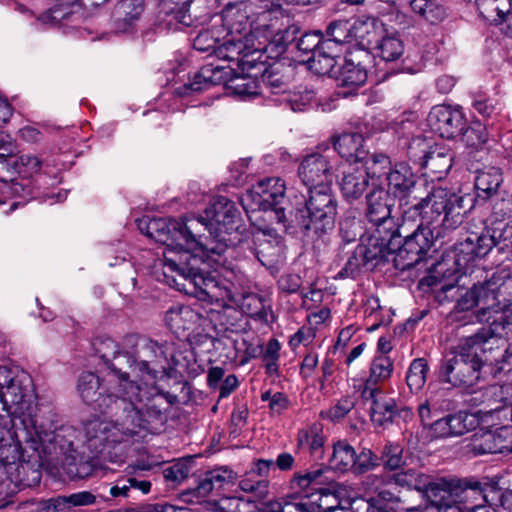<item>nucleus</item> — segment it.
<instances>
[{"label": "nucleus", "instance_id": "52", "mask_svg": "<svg viewBox=\"0 0 512 512\" xmlns=\"http://www.w3.org/2000/svg\"><path fill=\"white\" fill-rule=\"evenodd\" d=\"M281 65H272L262 74V82L271 92H284L288 88V77L281 73Z\"/></svg>", "mask_w": 512, "mask_h": 512}, {"label": "nucleus", "instance_id": "19", "mask_svg": "<svg viewBox=\"0 0 512 512\" xmlns=\"http://www.w3.org/2000/svg\"><path fill=\"white\" fill-rule=\"evenodd\" d=\"M512 497V490L502 491L496 481L486 480L484 482L467 480L462 490V498L475 500L493 509L498 506L510 510L511 504L508 498Z\"/></svg>", "mask_w": 512, "mask_h": 512}, {"label": "nucleus", "instance_id": "16", "mask_svg": "<svg viewBox=\"0 0 512 512\" xmlns=\"http://www.w3.org/2000/svg\"><path fill=\"white\" fill-rule=\"evenodd\" d=\"M167 344H159L152 340H143L136 345L133 354L135 368L146 376L147 380L155 381L166 374L169 367Z\"/></svg>", "mask_w": 512, "mask_h": 512}, {"label": "nucleus", "instance_id": "59", "mask_svg": "<svg viewBox=\"0 0 512 512\" xmlns=\"http://www.w3.org/2000/svg\"><path fill=\"white\" fill-rule=\"evenodd\" d=\"M438 414V401L430 395L418 406V416L424 428H429L430 421Z\"/></svg>", "mask_w": 512, "mask_h": 512}, {"label": "nucleus", "instance_id": "32", "mask_svg": "<svg viewBox=\"0 0 512 512\" xmlns=\"http://www.w3.org/2000/svg\"><path fill=\"white\" fill-rule=\"evenodd\" d=\"M335 48L331 41H323L322 46L316 50L315 54L308 56L305 60L309 68L319 75H327L333 71L336 64Z\"/></svg>", "mask_w": 512, "mask_h": 512}, {"label": "nucleus", "instance_id": "24", "mask_svg": "<svg viewBox=\"0 0 512 512\" xmlns=\"http://www.w3.org/2000/svg\"><path fill=\"white\" fill-rule=\"evenodd\" d=\"M503 284V277L494 273L485 282L474 284L471 287L473 292H475V299L479 307L476 315L479 321H489L491 317H486V314L491 310L500 308V289Z\"/></svg>", "mask_w": 512, "mask_h": 512}, {"label": "nucleus", "instance_id": "8", "mask_svg": "<svg viewBox=\"0 0 512 512\" xmlns=\"http://www.w3.org/2000/svg\"><path fill=\"white\" fill-rule=\"evenodd\" d=\"M205 216L199 218L207 224L209 237L201 240L198 247L221 255L229 247L237 244H248L240 235L245 230L241 213L236 204L224 196H220L205 209Z\"/></svg>", "mask_w": 512, "mask_h": 512}, {"label": "nucleus", "instance_id": "60", "mask_svg": "<svg viewBox=\"0 0 512 512\" xmlns=\"http://www.w3.org/2000/svg\"><path fill=\"white\" fill-rule=\"evenodd\" d=\"M246 49L247 45L243 43L241 38L237 40H227L220 48L219 55H221L223 58H227L230 60H239V58L236 56H240L241 54H243L241 59H244L249 54L248 51H245Z\"/></svg>", "mask_w": 512, "mask_h": 512}, {"label": "nucleus", "instance_id": "6", "mask_svg": "<svg viewBox=\"0 0 512 512\" xmlns=\"http://www.w3.org/2000/svg\"><path fill=\"white\" fill-rule=\"evenodd\" d=\"M393 371V362L385 355L375 357L370 366V374L361 390V397L365 403H370V418L379 428L388 429L392 425L400 426L401 422H408L413 417L409 407L400 406L380 386L388 380Z\"/></svg>", "mask_w": 512, "mask_h": 512}, {"label": "nucleus", "instance_id": "46", "mask_svg": "<svg viewBox=\"0 0 512 512\" xmlns=\"http://www.w3.org/2000/svg\"><path fill=\"white\" fill-rule=\"evenodd\" d=\"M470 450L475 455L494 454L501 452V447L495 443V436L493 431H483L473 435Z\"/></svg>", "mask_w": 512, "mask_h": 512}, {"label": "nucleus", "instance_id": "56", "mask_svg": "<svg viewBox=\"0 0 512 512\" xmlns=\"http://www.w3.org/2000/svg\"><path fill=\"white\" fill-rule=\"evenodd\" d=\"M268 485V479H259L256 476H252L250 475V471H248L239 482V487L242 491L253 493L258 498L266 497Z\"/></svg>", "mask_w": 512, "mask_h": 512}, {"label": "nucleus", "instance_id": "61", "mask_svg": "<svg viewBox=\"0 0 512 512\" xmlns=\"http://www.w3.org/2000/svg\"><path fill=\"white\" fill-rule=\"evenodd\" d=\"M323 41L317 32L305 33L297 41L296 47L302 54L311 56L322 46Z\"/></svg>", "mask_w": 512, "mask_h": 512}, {"label": "nucleus", "instance_id": "20", "mask_svg": "<svg viewBox=\"0 0 512 512\" xmlns=\"http://www.w3.org/2000/svg\"><path fill=\"white\" fill-rule=\"evenodd\" d=\"M298 175L308 190L331 186L334 176L333 166L327 156L313 153L302 160Z\"/></svg>", "mask_w": 512, "mask_h": 512}, {"label": "nucleus", "instance_id": "54", "mask_svg": "<svg viewBox=\"0 0 512 512\" xmlns=\"http://www.w3.org/2000/svg\"><path fill=\"white\" fill-rule=\"evenodd\" d=\"M243 307L251 317L265 322H268V316L272 313L270 306L265 304L264 298L256 294L245 297Z\"/></svg>", "mask_w": 512, "mask_h": 512}, {"label": "nucleus", "instance_id": "51", "mask_svg": "<svg viewBox=\"0 0 512 512\" xmlns=\"http://www.w3.org/2000/svg\"><path fill=\"white\" fill-rule=\"evenodd\" d=\"M459 136L466 146L473 148L481 147L488 139L486 127L481 123H474L468 127L465 125Z\"/></svg>", "mask_w": 512, "mask_h": 512}, {"label": "nucleus", "instance_id": "62", "mask_svg": "<svg viewBox=\"0 0 512 512\" xmlns=\"http://www.w3.org/2000/svg\"><path fill=\"white\" fill-rule=\"evenodd\" d=\"M472 238L475 240V249L478 258L485 257L493 248H496L495 237L490 227H486L480 235H474Z\"/></svg>", "mask_w": 512, "mask_h": 512}, {"label": "nucleus", "instance_id": "1", "mask_svg": "<svg viewBox=\"0 0 512 512\" xmlns=\"http://www.w3.org/2000/svg\"><path fill=\"white\" fill-rule=\"evenodd\" d=\"M161 398H147L139 403H121L111 409L100 410L111 419H92L84 425L85 443L95 456L112 463H122L129 444L143 432L157 433L167 421L162 411Z\"/></svg>", "mask_w": 512, "mask_h": 512}, {"label": "nucleus", "instance_id": "28", "mask_svg": "<svg viewBox=\"0 0 512 512\" xmlns=\"http://www.w3.org/2000/svg\"><path fill=\"white\" fill-rule=\"evenodd\" d=\"M234 478V472L225 467L207 471L203 477L200 478L196 487V493L200 497H206L212 491L220 489L225 484L233 482Z\"/></svg>", "mask_w": 512, "mask_h": 512}, {"label": "nucleus", "instance_id": "55", "mask_svg": "<svg viewBox=\"0 0 512 512\" xmlns=\"http://www.w3.org/2000/svg\"><path fill=\"white\" fill-rule=\"evenodd\" d=\"M111 372L107 376L115 375L116 378H126L129 380V374L125 371V368H132L133 370H137L135 368V364L133 363V355H130L128 352H119L117 350V354L111 361L108 363Z\"/></svg>", "mask_w": 512, "mask_h": 512}, {"label": "nucleus", "instance_id": "29", "mask_svg": "<svg viewBox=\"0 0 512 512\" xmlns=\"http://www.w3.org/2000/svg\"><path fill=\"white\" fill-rule=\"evenodd\" d=\"M226 74L222 67L206 64L200 68L186 87L192 91L200 92L213 85L226 82Z\"/></svg>", "mask_w": 512, "mask_h": 512}, {"label": "nucleus", "instance_id": "23", "mask_svg": "<svg viewBox=\"0 0 512 512\" xmlns=\"http://www.w3.org/2000/svg\"><path fill=\"white\" fill-rule=\"evenodd\" d=\"M373 29V21H355L351 24L348 20H336L331 22L326 30L329 37L325 41H331L332 47L336 48L338 44L349 43L352 40L365 41L370 44L369 35Z\"/></svg>", "mask_w": 512, "mask_h": 512}, {"label": "nucleus", "instance_id": "21", "mask_svg": "<svg viewBox=\"0 0 512 512\" xmlns=\"http://www.w3.org/2000/svg\"><path fill=\"white\" fill-rule=\"evenodd\" d=\"M427 122L435 133L447 139L459 136L466 125L462 112L446 105L433 107L427 117Z\"/></svg>", "mask_w": 512, "mask_h": 512}, {"label": "nucleus", "instance_id": "53", "mask_svg": "<svg viewBox=\"0 0 512 512\" xmlns=\"http://www.w3.org/2000/svg\"><path fill=\"white\" fill-rule=\"evenodd\" d=\"M426 474L420 473L414 469L397 472L393 475L394 482L402 487L415 489L419 492L425 488Z\"/></svg>", "mask_w": 512, "mask_h": 512}, {"label": "nucleus", "instance_id": "42", "mask_svg": "<svg viewBox=\"0 0 512 512\" xmlns=\"http://www.w3.org/2000/svg\"><path fill=\"white\" fill-rule=\"evenodd\" d=\"M428 372L427 361L423 358L414 359L407 372L406 382L412 392L420 391L426 383Z\"/></svg>", "mask_w": 512, "mask_h": 512}, {"label": "nucleus", "instance_id": "47", "mask_svg": "<svg viewBox=\"0 0 512 512\" xmlns=\"http://www.w3.org/2000/svg\"><path fill=\"white\" fill-rule=\"evenodd\" d=\"M191 468L190 459H179L163 470V476L166 482L175 487L188 478Z\"/></svg>", "mask_w": 512, "mask_h": 512}, {"label": "nucleus", "instance_id": "35", "mask_svg": "<svg viewBox=\"0 0 512 512\" xmlns=\"http://www.w3.org/2000/svg\"><path fill=\"white\" fill-rule=\"evenodd\" d=\"M356 461L355 449L345 441H338L333 445L329 463L332 469L345 472L353 470Z\"/></svg>", "mask_w": 512, "mask_h": 512}, {"label": "nucleus", "instance_id": "39", "mask_svg": "<svg viewBox=\"0 0 512 512\" xmlns=\"http://www.w3.org/2000/svg\"><path fill=\"white\" fill-rule=\"evenodd\" d=\"M410 6L413 12L431 24L442 21L446 16V10L438 0H411Z\"/></svg>", "mask_w": 512, "mask_h": 512}, {"label": "nucleus", "instance_id": "12", "mask_svg": "<svg viewBox=\"0 0 512 512\" xmlns=\"http://www.w3.org/2000/svg\"><path fill=\"white\" fill-rule=\"evenodd\" d=\"M299 31V27L290 23L288 18L272 17L270 12H264L251 26L246 41L251 43L254 52L263 51L279 56L295 41Z\"/></svg>", "mask_w": 512, "mask_h": 512}, {"label": "nucleus", "instance_id": "18", "mask_svg": "<svg viewBox=\"0 0 512 512\" xmlns=\"http://www.w3.org/2000/svg\"><path fill=\"white\" fill-rule=\"evenodd\" d=\"M463 488L460 482L455 479L432 478L426 476L425 488L421 490L423 496L439 510L445 512H457L461 509L457 498L461 497Z\"/></svg>", "mask_w": 512, "mask_h": 512}, {"label": "nucleus", "instance_id": "9", "mask_svg": "<svg viewBox=\"0 0 512 512\" xmlns=\"http://www.w3.org/2000/svg\"><path fill=\"white\" fill-rule=\"evenodd\" d=\"M138 228L149 238L165 245L162 253L165 267V255L168 251L191 252L192 249L198 247L201 238L205 236L207 224L195 216L179 220L144 218L139 221Z\"/></svg>", "mask_w": 512, "mask_h": 512}, {"label": "nucleus", "instance_id": "37", "mask_svg": "<svg viewBox=\"0 0 512 512\" xmlns=\"http://www.w3.org/2000/svg\"><path fill=\"white\" fill-rule=\"evenodd\" d=\"M479 15L486 21L497 24L510 11L511 0H474Z\"/></svg>", "mask_w": 512, "mask_h": 512}, {"label": "nucleus", "instance_id": "50", "mask_svg": "<svg viewBox=\"0 0 512 512\" xmlns=\"http://www.w3.org/2000/svg\"><path fill=\"white\" fill-rule=\"evenodd\" d=\"M474 399L484 404L487 403L485 410H483L485 413L499 411L504 406L503 390L499 386H491L485 389L482 393L477 394Z\"/></svg>", "mask_w": 512, "mask_h": 512}, {"label": "nucleus", "instance_id": "63", "mask_svg": "<svg viewBox=\"0 0 512 512\" xmlns=\"http://www.w3.org/2000/svg\"><path fill=\"white\" fill-rule=\"evenodd\" d=\"M72 13L69 5H55L51 9L42 13L39 20L44 24L57 25L61 20L66 19Z\"/></svg>", "mask_w": 512, "mask_h": 512}, {"label": "nucleus", "instance_id": "44", "mask_svg": "<svg viewBox=\"0 0 512 512\" xmlns=\"http://www.w3.org/2000/svg\"><path fill=\"white\" fill-rule=\"evenodd\" d=\"M476 258H478V255L475 249V240L472 236H469L464 241L455 244L454 261L459 269H465Z\"/></svg>", "mask_w": 512, "mask_h": 512}, {"label": "nucleus", "instance_id": "5", "mask_svg": "<svg viewBox=\"0 0 512 512\" xmlns=\"http://www.w3.org/2000/svg\"><path fill=\"white\" fill-rule=\"evenodd\" d=\"M165 269L164 275L169 285L173 284L179 291L194 294L202 300L219 301L227 293L209 272L208 263L192 252L168 251Z\"/></svg>", "mask_w": 512, "mask_h": 512}, {"label": "nucleus", "instance_id": "40", "mask_svg": "<svg viewBox=\"0 0 512 512\" xmlns=\"http://www.w3.org/2000/svg\"><path fill=\"white\" fill-rule=\"evenodd\" d=\"M452 159V154L447 150L443 148H435L429 151V154L426 155L425 160L422 162V166L441 178L451 169Z\"/></svg>", "mask_w": 512, "mask_h": 512}, {"label": "nucleus", "instance_id": "4", "mask_svg": "<svg viewBox=\"0 0 512 512\" xmlns=\"http://www.w3.org/2000/svg\"><path fill=\"white\" fill-rule=\"evenodd\" d=\"M387 190L398 199L403 209V216L413 212L430 223L442 217V227L447 230L457 229L469 211L467 196L452 193L446 188L430 185L425 181H417L411 168L403 163L397 164L388 171Z\"/></svg>", "mask_w": 512, "mask_h": 512}, {"label": "nucleus", "instance_id": "31", "mask_svg": "<svg viewBox=\"0 0 512 512\" xmlns=\"http://www.w3.org/2000/svg\"><path fill=\"white\" fill-rule=\"evenodd\" d=\"M327 473H330L328 468H317L303 474L296 473L292 479V483L301 489L315 486L322 490V485H328L326 491L328 493H335L337 491L338 484L335 481L330 480Z\"/></svg>", "mask_w": 512, "mask_h": 512}, {"label": "nucleus", "instance_id": "13", "mask_svg": "<svg viewBox=\"0 0 512 512\" xmlns=\"http://www.w3.org/2000/svg\"><path fill=\"white\" fill-rule=\"evenodd\" d=\"M402 230L401 244L396 250L395 261H402V269L412 268L422 261L429 252L434 243V231L436 238L443 237L447 229L442 227V217L437 221L427 223L421 217V223L411 234L405 224H401Z\"/></svg>", "mask_w": 512, "mask_h": 512}, {"label": "nucleus", "instance_id": "10", "mask_svg": "<svg viewBox=\"0 0 512 512\" xmlns=\"http://www.w3.org/2000/svg\"><path fill=\"white\" fill-rule=\"evenodd\" d=\"M31 376L19 369L0 367V405L13 420L29 417L36 425H46L34 401Z\"/></svg>", "mask_w": 512, "mask_h": 512}, {"label": "nucleus", "instance_id": "25", "mask_svg": "<svg viewBox=\"0 0 512 512\" xmlns=\"http://www.w3.org/2000/svg\"><path fill=\"white\" fill-rule=\"evenodd\" d=\"M473 424L474 415L458 412L434 420L428 430L432 438L456 437L468 432Z\"/></svg>", "mask_w": 512, "mask_h": 512}, {"label": "nucleus", "instance_id": "45", "mask_svg": "<svg viewBox=\"0 0 512 512\" xmlns=\"http://www.w3.org/2000/svg\"><path fill=\"white\" fill-rule=\"evenodd\" d=\"M298 445L307 446L312 455L320 458L323 454L324 437L319 433L317 427L300 430L298 433Z\"/></svg>", "mask_w": 512, "mask_h": 512}, {"label": "nucleus", "instance_id": "17", "mask_svg": "<svg viewBox=\"0 0 512 512\" xmlns=\"http://www.w3.org/2000/svg\"><path fill=\"white\" fill-rule=\"evenodd\" d=\"M366 217L370 223L381 232H402L403 226H399L392 215L395 199L382 187L371 190L367 196Z\"/></svg>", "mask_w": 512, "mask_h": 512}, {"label": "nucleus", "instance_id": "64", "mask_svg": "<svg viewBox=\"0 0 512 512\" xmlns=\"http://www.w3.org/2000/svg\"><path fill=\"white\" fill-rule=\"evenodd\" d=\"M96 354L108 364L112 358L117 354L118 345L111 338H99L94 343Z\"/></svg>", "mask_w": 512, "mask_h": 512}, {"label": "nucleus", "instance_id": "57", "mask_svg": "<svg viewBox=\"0 0 512 512\" xmlns=\"http://www.w3.org/2000/svg\"><path fill=\"white\" fill-rule=\"evenodd\" d=\"M490 229L495 237L496 248L499 251L512 250V225L496 222L490 226Z\"/></svg>", "mask_w": 512, "mask_h": 512}, {"label": "nucleus", "instance_id": "34", "mask_svg": "<svg viewBox=\"0 0 512 512\" xmlns=\"http://www.w3.org/2000/svg\"><path fill=\"white\" fill-rule=\"evenodd\" d=\"M197 317L195 311L188 306H177L170 308L165 314V323L168 328L179 334L189 330Z\"/></svg>", "mask_w": 512, "mask_h": 512}, {"label": "nucleus", "instance_id": "27", "mask_svg": "<svg viewBox=\"0 0 512 512\" xmlns=\"http://www.w3.org/2000/svg\"><path fill=\"white\" fill-rule=\"evenodd\" d=\"M368 185V173L359 168L345 171L340 181L341 192L349 201L359 199L367 190Z\"/></svg>", "mask_w": 512, "mask_h": 512}, {"label": "nucleus", "instance_id": "3", "mask_svg": "<svg viewBox=\"0 0 512 512\" xmlns=\"http://www.w3.org/2000/svg\"><path fill=\"white\" fill-rule=\"evenodd\" d=\"M512 333V313L496 316L489 326L459 340L454 356L445 359L440 367V377L453 386H472L480 378L484 365L503 370V364L512 357L505 347V334Z\"/></svg>", "mask_w": 512, "mask_h": 512}, {"label": "nucleus", "instance_id": "14", "mask_svg": "<svg viewBox=\"0 0 512 512\" xmlns=\"http://www.w3.org/2000/svg\"><path fill=\"white\" fill-rule=\"evenodd\" d=\"M255 201L263 210H270L284 231L294 229L293 209L285 196L284 182L275 177L260 180L252 188Z\"/></svg>", "mask_w": 512, "mask_h": 512}, {"label": "nucleus", "instance_id": "33", "mask_svg": "<svg viewBox=\"0 0 512 512\" xmlns=\"http://www.w3.org/2000/svg\"><path fill=\"white\" fill-rule=\"evenodd\" d=\"M503 182L502 172L497 167H485L477 171L475 178V188L479 196L489 198L496 194Z\"/></svg>", "mask_w": 512, "mask_h": 512}, {"label": "nucleus", "instance_id": "48", "mask_svg": "<svg viewBox=\"0 0 512 512\" xmlns=\"http://www.w3.org/2000/svg\"><path fill=\"white\" fill-rule=\"evenodd\" d=\"M229 88L241 98H251L260 94L259 83L249 76H236L230 80Z\"/></svg>", "mask_w": 512, "mask_h": 512}, {"label": "nucleus", "instance_id": "22", "mask_svg": "<svg viewBox=\"0 0 512 512\" xmlns=\"http://www.w3.org/2000/svg\"><path fill=\"white\" fill-rule=\"evenodd\" d=\"M54 431H62L64 439L56 441L57 451L55 454L61 453L65 456L64 458V469L65 473L70 479H84L92 475L94 466L90 461L85 460L84 457L74 448L73 442L68 438L71 432L69 429L54 428Z\"/></svg>", "mask_w": 512, "mask_h": 512}, {"label": "nucleus", "instance_id": "43", "mask_svg": "<svg viewBox=\"0 0 512 512\" xmlns=\"http://www.w3.org/2000/svg\"><path fill=\"white\" fill-rule=\"evenodd\" d=\"M378 55L385 61L398 59L404 51L403 42L395 35L385 36L375 46Z\"/></svg>", "mask_w": 512, "mask_h": 512}, {"label": "nucleus", "instance_id": "2", "mask_svg": "<svg viewBox=\"0 0 512 512\" xmlns=\"http://www.w3.org/2000/svg\"><path fill=\"white\" fill-rule=\"evenodd\" d=\"M0 464L15 486L30 487L40 481L43 456L57 451L56 441L64 439L62 431L51 425H36L29 417L13 420L0 415Z\"/></svg>", "mask_w": 512, "mask_h": 512}, {"label": "nucleus", "instance_id": "58", "mask_svg": "<svg viewBox=\"0 0 512 512\" xmlns=\"http://www.w3.org/2000/svg\"><path fill=\"white\" fill-rule=\"evenodd\" d=\"M379 466V457L368 448H363L359 454L356 453V461L353 471L358 474L365 473Z\"/></svg>", "mask_w": 512, "mask_h": 512}, {"label": "nucleus", "instance_id": "15", "mask_svg": "<svg viewBox=\"0 0 512 512\" xmlns=\"http://www.w3.org/2000/svg\"><path fill=\"white\" fill-rule=\"evenodd\" d=\"M401 238L402 232H381L379 229H375L372 234L363 237L361 244L357 246L363 267L373 270L387 262L389 256L395 254L399 248Z\"/></svg>", "mask_w": 512, "mask_h": 512}, {"label": "nucleus", "instance_id": "30", "mask_svg": "<svg viewBox=\"0 0 512 512\" xmlns=\"http://www.w3.org/2000/svg\"><path fill=\"white\" fill-rule=\"evenodd\" d=\"M254 255L265 267H272L280 260L283 253V245L280 240L268 239L265 235L254 240Z\"/></svg>", "mask_w": 512, "mask_h": 512}, {"label": "nucleus", "instance_id": "26", "mask_svg": "<svg viewBox=\"0 0 512 512\" xmlns=\"http://www.w3.org/2000/svg\"><path fill=\"white\" fill-rule=\"evenodd\" d=\"M364 139L357 133H345L333 140L334 149L347 161L362 162L366 158Z\"/></svg>", "mask_w": 512, "mask_h": 512}, {"label": "nucleus", "instance_id": "49", "mask_svg": "<svg viewBox=\"0 0 512 512\" xmlns=\"http://www.w3.org/2000/svg\"><path fill=\"white\" fill-rule=\"evenodd\" d=\"M365 162V172L368 173V177H378L387 176V173L392 168L390 167L391 162L389 157L385 154H372L368 155L366 153V158L363 160Z\"/></svg>", "mask_w": 512, "mask_h": 512}, {"label": "nucleus", "instance_id": "7", "mask_svg": "<svg viewBox=\"0 0 512 512\" xmlns=\"http://www.w3.org/2000/svg\"><path fill=\"white\" fill-rule=\"evenodd\" d=\"M77 389L82 400L98 410L118 407L121 403L144 402L150 398L134 381H128L125 377L116 378L115 375L100 379L93 372L80 375Z\"/></svg>", "mask_w": 512, "mask_h": 512}, {"label": "nucleus", "instance_id": "38", "mask_svg": "<svg viewBox=\"0 0 512 512\" xmlns=\"http://www.w3.org/2000/svg\"><path fill=\"white\" fill-rule=\"evenodd\" d=\"M143 12V0H120L114 9L113 18L119 27L131 25Z\"/></svg>", "mask_w": 512, "mask_h": 512}, {"label": "nucleus", "instance_id": "11", "mask_svg": "<svg viewBox=\"0 0 512 512\" xmlns=\"http://www.w3.org/2000/svg\"><path fill=\"white\" fill-rule=\"evenodd\" d=\"M306 208L293 211L294 229L297 228L311 241L318 240L332 231L335 226L337 202L331 186L308 190Z\"/></svg>", "mask_w": 512, "mask_h": 512}, {"label": "nucleus", "instance_id": "41", "mask_svg": "<svg viewBox=\"0 0 512 512\" xmlns=\"http://www.w3.org/2000/svg\"><path fill=\"white\" fill-rule=\"evenodd\" d=\"M403 451V447L397 443H386L379 456V465L390 471L400 469L405 464Z\"/></svg>", "mask_w": 512, "mask_h": 512}, {"label": "nucleus", "instance_id": "36", "mask_svg": "<svg viewBox=\"0 0 512 512\" xmlns=\"http://www.w3.org/2000/svg\"><path fill=\"white\" fill-rule=\"evenodd\" d=\"M366 80L367 72L360 64H355L348 59L345 60L338 77L339 85L350 89L348 92L344 93L345 95L362 86Z\"/></svg>", "mask_w": 512, "mask_h": 512}]
</instances>
